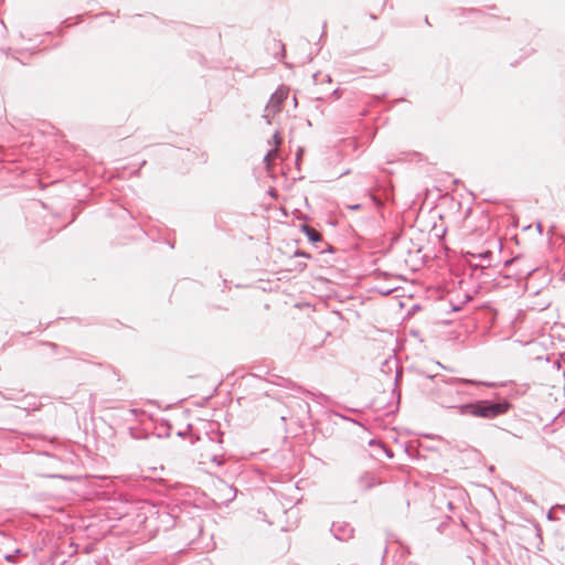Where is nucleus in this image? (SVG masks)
I'll return each instance as SVG.
<instances>
[{"label":"nucleus","instance_id":"f257e3e1","mask_svg":"<svg viewBox=\"0 0 565 565\" xmlns=\"http://www.w3.org/2000/svg\"><path fill=\"white\" fill-rule=\"evenodd\" d=\"M480 384L481 382L475 380L459 377H449L448 380L443 381V385L438 386V391L441 395H449L450 399L448 401L441 396V405L457 409L458 414L461 416H472L483 419L497 418L507 414L511 409L512 404L504 397H498L494 399H475L459 405L451 404L452 395L460 396L467 394L463 390L466 385Z\"/></svg>","mask_w":565,"mask_h":565},{"label":"nucleus","instance_id":"f03ea898","mask_svg":"<svg viewBox=\"0 0 565 565\" xmlns=\"http://www.w3.org/2000/svg\"><path fill=\"white\" fill-rule=\"evenodd\" d=\"M175 525V518L167 507L148 505L145 512V529L150 532L169 531Z\"/></svg>","mask_w":565,"mask_h":565},{"label":"nucleus","instance_id":"7ed1b4c3","mask_svg":"<svg viewBox=\"0 0 565 565\" xmlns=\"http://www.w3.org/2000/svg\"><path fill=\"white\" fill-rule=\"evenodd\" d=\"M39 456L47 460L46 465L53 469H60L64 463L74 462V452L68 451L61 445L51 441L49 448L39 451Z\"/></svg>","mask_w":565,"mask_h":565},{"label":"nucleus","instance_id":"20e7f679","mask_svg":"<svg viewBox=\"0 0 565 565\" xmlns=\"http://www.w3.org/2000/svg\"><path fill=\"white\" fill-rule=\"evenodd\" d=\"M503 266H515L514 275L518 277V279L527 278L539 270L537 266L530 265L526 257L521 254L504 260Z\"/></svg>","mask_w":565,"mask_h":565},{"label":"nucleus","instance_id":"39448f33","mask_svg":"<svg viewBox=\"0 0 565 565\" xmlns=\"http://www.w3.org/2000/svg\"><path fill=\"white\" fill-rule=\"evenodd\" d=\"M289 95V88L280 85L270 96L265 106V111L276 115L282 110V105Z\"/></svg>","mask_w":565,"mask_h":565},{"label":"nucleus","instance_id":"423d86ee","mask_svg":"<svg viewBox=\"0 0 565 565\" xmlns=\"http://www.w3.org/2000/svg\"><path fill=\"white\" fill-rule=\"evenodd\" d=\"M334 539L341 542H347L353 537L354 529L348 522H333L330 529Z\"/></svg>","mask_w":565,"mask_h":565},{"label":"nucleus","instance_id":"0eeeda50","mask_svg":"<svg viewBox=\"0 0 565 565\" xmlns=\"http://www.w3.org/2000/svg\"><path fill=\"white\" fill-rule=\"evenodd\" d=\"M202 456L206 457L216 467H221L225 463L224 449L220 450L217 446H209L206 452Z\"/></svg>","mask_w":565,"mask_h":565},{"label":"nucleus","instance_id":"6e6552de","mask_svg":"<svg viewBox=\"0 0 565 565\" xmlns=\"http://www.w3.org/2000/svg\"><path fill=\"white\" fill-rule=\"evenodd\" d=\"M223 436L224 433L218 428H211L206 431V437L209 440V446H217L220 450L223 449Z\"/></svg>","mask_w":565,"mask_h":565},{"label":"nucleus","instance_id":"1a4fd4ad","mask_svg":"<svg viewBox=\"0 0 565 565\" xmlns=\"http://www.w3.org/2000/svg\"><path fill=\"white\" fill-rule=\"evenodd\" d=\"M379 483L376 477L371 472H364L358 479V484L360 489L366 491L372 489L374 486Z\"/></svg>","mask_w":565,"mask_h":565},{"label":"nucleus","instance_id":"9d476101","mask_svg":"<svg viewBox=\"0 0 565 565\" xmlns=\"http://www.w3.org/2000/svg\"><path fill=\"white\" fill-rule=\"evenodd\" d=\"M300 230L307 236L309 242L318 243L322 241L321 234L318 231L313 230L311 226L307 224H301Z\"/></svg>","mask_w":565,"mask_h":565},{"label":"nucleus","instance_id":"9b49d317","mask_svg":"<svg viewBox=\"0 0 565 565\" xmlns=\"http://www.w3.org/2000/svg\"><path fill=\"white\" fill-rule=\"evenodd\" d=\"M369 445L371 447H377L381 450V452H383L390 459L394 457L393 450L379 439H371L369 441Z\"/></svg>","mask_w":565,"mask_h":565},{"label":"nucleus","instance_id":"f8f14e48","mask_svg":"<svg viewBox=\"0 0 565 565\" xmlns=\"http://www.w3.org/2000/svg\"><path fill=\"white\" fill-rule=\"evenodd\" d=\"M467 255H469V256H471L473 258H478V259H480L482 262H488L489 263L488 267H491V263L490 262H491V258H492V255H493V253L491 250L486 249V250H482L480 253H469L468 252Z\"/></svg>","mask_w":565,"mask_h":565},{"label":"nucleus","instance_id":"ddd939ff","mask_svg":"<svg viewBox=\"0 0 565 565\" xmlns=\"http://www.w3.org/2000/svg\"><path fill=\"white\" fill-rule=\"evenodd\" d=\"M367 195L370 196L371 201L373 202V204L376 206V207H383L384 204H385V200L382 199L381 196L376 195L375 193L369 191L367 192Z\"/></svg>","mask_w":565,"mask_h":565},{"label":"nucleus","instance_id":"4468645a","mask_svg":"<svg viewBox=\"0 0 565 565\" xmlns=\"http://www.w3.org/2000/svg\"><path fill=\"white\" fill-rule=\"evenodd\" d=\"M21 554H22V550L21 548H17V550H14L13 553H8L3 557H4V559L7 562L15 563L17 556L21 555Z\"/></svg>","mask_w":565,"mask_h":565},{"label":"nucleus","instance_id":"2eb2a0df","mask_svg":"<svg viewBox=\"0 0 565 565\" xmlns=\"http://www.w3.org/2000/svg\"><path fill=\"white\" fill-rule=\"evenodd\" d=\"M281 141H282V139H281V137H280V132L277 130V131L273 135L271 139H270V140H268V143H269V145H274V146H276V147H277V146H279V145L281 143Z\"/></svg>","mask_w":565,"mask_h":565},{"label":"nucleus","instance_id":"dca6fc26","mask_svg":"<svg viewBox=\"0 0 565 565\" xmlns=\"http://www.w3.org/2000/svg\"><path fill=\"white\" fill-rule=\"evenodd\" d=\"M273 154H276V150L275 149L269 150L266 153V156L264 157V163H265L267 170H270L269 157L273 156Z\"/></svg>","mask_w":565,"mask_h":565},{"label":"nucleus","instance_id":"f3484780","mask_svg":"<svg viewBox=\"0 0 565 565\" xmlns=\"http://www.w3.org/2000/svg\"><path fill=\"white\" fill-rule=\"evenodd\" d=\"M305 153V149L303 148H298L297 152H296V167L299 169L300 167V161H301V158Z\"/></svg>","mask_w":565,"mask_h":565},{"label":"nucleus","instance_id":"a211bd4d","mask_svg":"<svg viewBox=\"0 0 565 565\" xmlns=\"http://www.w3.org/2000/svg\"><path fill=\"white\" fill-rule=\"evenodd\" d=\"M470 268H471L472 273H476V271L480 270V273H481V274H484V270H486L487 268H489V267H488V266L480 265V264H475V265H472V264H471V265H470Z\"/></svg>","mask_w":565,"mask_h":565},{"label":"nucleus","instance_id":"6ab92c4d","mask_svg":"<svg viewBox=\"0 0 565 565\" xmlns=\"http://www.w3.org/2000/svg\"><path fill=\"white\" fill-rule=\"evenodd\" d=\"M393 290H394V288H387V289H386V287H383V289L377 288V292L383 296L390 295Z\"/></svg>","mask_w":565,"mask_h":565},{"label":"nucleus","instance_id":"aec40b11","mask_svg":"<svg viewBox=\"0 0 565 565\" xmlns=\"http://www.w3.org/2000/svg\"><path fill=\"white\" fill-rule=\"evenodd\" d=\"M393 290H394V288H387V289H386V287H383V289L377 288V292L383 296L390 295Z\"/></svg>","mask_w":565,"mask_h":565},{"label":"nucleus","instance_id":"412c9836","mask_svg":"<svg viewBox=\"0 0 565 565\" xmlns=\"http://www.w3.org/2000/svg\"><path fill=\"white\" fill-rule=\"evenodd\" d=\"M227 489H228V492L231 494V497L228 498V500H233L235 497H236V488H234L233 486H227Z\"/></svg>","mask_w":565,"mask_h":565},{"label":"nucleus","instance_id":"4be33fe9","mask_svg":"<svg viewBox=\"0 0 565 565\" xmlns=\"http://www.w3.org/2000/svg\"><path fill=\"white\" fill-rule=\"evenodd\" d=\"M399 399H401V392H398V393H397V396H396L395 409H390V411H387V412H386V414L394 413L395 411H397V409H398Z\"/></svg>","mask_w":565,"mask_h":565},{"label":"nucleus","instance_id":"5701e85b","mask_svg":"<svg viewBox=\"0 0 565 565\" xmlns=\"http://www.w3.org/2000/svg\"><path fill=\"white\" fill-rule=\"evenodd\" d=\"M295 256L310 258V255L308 253H306V252H302V250H297L295 253Z\"/></svg>","mask_w":565,"mask_h":565},{"label":"nucleus","instance_id":"b1692460","mask_svg":"<svg viewBox=\"0 0 565 565\" xmlns=\"http://www.w3.org/2000/svg\"><path fill=\"white\" fill-rule=\"evenodd\" d=\"M270 115H273V114H271V113H269V111H266V114H264V115L262 116V117L266 120V122H267L268 125H270V124H271Z\"/></svg>","mask_w":565,"mask_h":565},{"label":"nucleus","instance_id":"393cba45","mask_svg":"<svg viewBox=\"0 0 565 565\" xmlns=\"http://www.w3.org/2000/svg\"><path fill=\"white\" fill-rule=\"evenodd\" d=\"M361 207H362V205H361V204H359V203L348 205V209H349V210H352V211H359Z\"/></svg>","mask_w":565,"mask_h":565},{"label":"nucleus","instance_id":"a878e982","mask_svg":"<svg viewBox=\"0 0 565 565\" xmlns=\"http://www.w3.org/2000/svg\"><path fill=\"white\" fill-rule=\"evenodd\" d=\"M129 431H130V436H131L134 439H139V438H141V437L137 434V431H136L134 428H130V429H129Z\"/></svg>","mask_w":565,"mask_h":565},{"label":"nucleus","instance_id":"bb28decb","mask_svg":"<svg viewBox=\"0 0 565 565\" xmlns=\"http://www.w3.org/2000/svg\"><path fill=\"white\" fill-rule=\"evenodd\" d=\"M451 310H452V311H459V310H461V306H459V305H454V303L451 302Z\"/></svg>","mask_w":565,"mask_h":565},{"label":"nucleus","instance_id":"cd10ccee","mask_svg":"<svg viewBox=\"0 0 565 565\" xmlns=\"http://www.w3.org/2000/svg\"><path fill=\"white\" fill-rule=\"evenodd\" d=\"M471 299H472V298H471V296H469L468 294H466V295H465V301H463V303L469 302Z\"/></svg>","mask_w":565,"mask_h":565},{"label":"nucleus","instance_id":"c85d7f7f","mask_svg":"<svg viewBox=\"0 0 565 565\" xmlns=\"http://www.w3.org/2000/svg\"><path fill=\"white\" fill-rule=\"evenodd\" d=\"M374 448H375V454L372 455L373 457H377L379 455L382 454L377 447H374Z\"/></svg>","mask_w":565,"mask_h":565},{"label":"nucleus","instance_id":"c756f323","mask_svg":"<svg viewBox=\"0 0 565 565\" xmlns=\"http://www.w3.org/2000/svg\"><path fill=\"white\" fill-rule=\"evenodd\" d=\"M332 95L339 97V88L334 89Z\"/></svg>","mask_w":565,"mask_h":565},{"label":"nucleus","instance_id":"7c9ffc66","mask_svg":"<svg viewBox=\"0 0 565 565\" xmlns=\"http://www.w3.org/2000/svg\"><path fill=\"white\" fill-rule=\"evenodd\" d=\"M398 379H399V374L397 373V374L395 375V385H397Z\"/></svg>","mask_w":565,"mask_h":565},{"label":"nucleus","instance_id":"2f4dec72","mask_svg":"<svg viewBox=\"0 0 565 565\" xmlns=\"http://www.w3.org/2000/svg\"><path fill=\"white\" fill-rule=\"evenodd\" d=\"M185 434H186V433H184V431H179V433H178V436H180V437H184V436H185Z\"/></svg>","mask_w":565,"mask_h":565},{"label":"nucleus","instance_id":"473e14b6","mask_svg":"<svg viewBox=\"0 0 565 565\" xmlns=\"http://www.w3.org/2000/svg\"><path fill=\"white\" fill-rule=\"evenodd\" d=\"M142 510H145L142 513H139V516H145V512L147 511V507L142 508Z\"/></svg>","mask_w":565,"mask_h":565},{"label":"nucleus","instance_id":"72a5a7b5","mask_svg":"<svg viewBox=\"0 0 565 565\" xmlns=\"http://www.w3.org/2000/svg\"><path fill=\"white\" fill-rule=\"evenodd\" d=\"M328 252H333V247L331 245H328Z\"/></svg>","mask_w":565,"mask_h":565},{"label":"nucleus","instance_id":"f704fd0d","mask_svg":"<svg viewBox=\"0 0 565 565\" xmlns=\"http://www.w3.org/2000/svg\"><path fill=\"white\" fill-rule=\"evenodd\" d=\"M53 478H63L61 475H51Z\"/></svg>","mask_w":565,"mask_h":565},{"label":"nucleus","instance_id":"c9c22d12","mask_svg":"<svg viewBox=\"0 0 565 565\" xmlns=\"http://www.w3.org/2000/svg\"><path fill=\"white\" fill-rule=\"evenodd\" d=\"M425 23H426L427 25H430L429 20H428V18H427V17L425 18Z\"/></svg>","mask_w":565,"mask_h":565},{"label":"nucleus","instance_id":"e433bc0d","mask_svg":"<svg viewBox=\"0 0 565 565\" xmlns=\"http://www.w3.org/2000/svg\"><path fill=\"white\" fill-rule=\"evenodd\" d=\"M275 192H276V190H274V189H271V190L269 191V193H270L271 195H274V193H275Z\"/></svg>","mask_w":565,"mask_h":565},{"label":"nucleus","instance_id":"4c0bfd02","mask_svg":"<svg viewBox=\"0 0 565 565\" xmlns=\"http://www.w3.org/2000/svg\"><path fill=\"white\" fill-rule=\"evenodd\" d=\"M537 228H539V231H541V228H542V224L541 223H537Z\"/></svg>","mask_w":565,"mask_h":565},{"label":"nucleus","instance_id":"58836bf2","mask_svg":"<svg viewBox=\"0 0 565 565\" xmlns=\"http://www.w3.org/2000/svg\"><path fill=\"white\" fill-rule=\"evenodd\" d=\"M384 193H385V199H387V195H388L387 190H384Z\"/></svg>","mask_w":565,"mask_h":565},{"label":"nucleus","instance_id":"ea45409f","mask_svg":"<svg viewBox=\"0 0 565 565\" xmlns=\"http://www.w3.org/2000/svg\"><path fill=\"white\" fill-rule=\"evenodd\" d=\"M563 279L565 280V273L563 274Z\"/></svg>","mask_w":565,"mask_h":565}]
</instances>
